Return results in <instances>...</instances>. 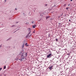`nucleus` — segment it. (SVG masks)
Segmentation results:
<instances>
[{"label":"nucleus","instance_id":"nucleus-25","mask_svg":"<svg viewBox=\"0 0 76 76\" xmlns=\"http://www.w3.org/2000/svg\"><path fill=\"white\" fill-rule=\"evenodd\" d=\"M69 22H70V19H69Z\"/></svg>","mask_w":76,"mask_h":76},{"label":"nucleus","instance_id":"nucleus-34","mask_svg":"<svg viewBox=\"0 0 76 76\" xmlns=\"http://www.w3.org/2000/svg\"><path fill=\"white\" fill-rule=\"evenodd\" d=\"M0 76H1V75H0Z\"/></svg>","mask_w":76,"mask_h":76},{"label":"nucleus","instance_id":"nucleus-10","mask_svg":"<svg viewBox=\"0 0 76 76\" xmlns=\"http://www.w3.org/2000/svg\"><path fill=\"white\" fill-rule=\"evenodd\" d=\"M6 68V66H4V69H5Z\"/></svg>","mask_w":76,"mask_h":76},{"label":"nucleus","instance_id":"nucleus-2","mask_svg":"<svg viewBox=\"0 0 76 76\" xmlns=\"http://www.w3.org/2000/svg\"><path fill=\"white\" fill-rule=\"evenodd\" d=\"M28 29V31H29V32L26 36V38H28V37L29 36V35H30V34H31V31L30 28H29Z\"/></svg>","mask_w":76,"mask_h":76},{"label":"nucleus","instance_id":"nucleus-7","mask_svg":"<svg viewBox=\"0 0 76 76\" xmlns=\"http://www.w3.org/2000/svg\"><path fill=\"white\" fill-rule=\"evenodd\" d=\"M21 47L22 48L24 47V44L23 45H22Z\"/></svg>","mask_w":76,"mask_h":76},{"label":"nucleus","instance_id":"nucleus-13","mask_svg":"<svg viewBox=\"0 0 76 76\" xmlns=\"http://www.w3.org/2000/svg\"><path fill=\"white\" fill-rule=\"evenodd\" d=\"M66 10H68V9H69V7L66 8Z\"/></svg>","mask_w":76,"mask_h":76},{"label":"nucleus","instance_id":"nucleus-1","mask_svg":"<svg viewBox=\"0 0 76 76\" xmlns=\"http://www.w3.org/2000/svg\"><path fill=\"white\" fill-rule=\"evenodd\" d=\"M20 56V59H19V60L20 61H22L23 60H24V58H25V57H27V53H26L25 56H24V54L23 53V52L22 51L20 52L19 55H18V56L17 57H18L19 56Z\"/></svg>","mask_w":76,"mask_h":76},{"label":"nucleus","instance_id":"nucleus-14","mask_svg":"<svg viewBox=\"0 0 76 76\" xmlns=\"http://www.w3.org/2000/svg\"><path fill=\"white\" fill-rule=\"evenodd\" d=\"M15 26V25H13L12 26V27H14V26Z\"/></svg>","mask_w":76,"mask_h":76},{"label":"nucleus","instance_id":"nucleus-12","mask_svg":"<svg viewBox=\"0 0 76 76\" xmlns=\"http://www.w3.org/2000/svg\"><path fill=\"white\" fill-rule=\"evenodd\" d=\"M1 70H2V68H0V71H1Z\"/></svg>","mask_w":76,"mask_h":76},{"label":"nucleus","instance_id":"nucleus-22","mask_svg":"<svg viewBox=\"0 0 76 76\" xmlns=\"http://www.w3.org/2000/svg\"><path fill=\"white\" fill-rule=\"evenodd\" d=\"M31 34H30V36H29V37H30V36H31Z\"/></svg>","mask_w":76,"mask_h":76},{"label":"nucleus","instance_id":"nucleus-23","mask_svg":"<svg viewBox=\"0 0 76 76\" xmlns=\"http://www.w3.org/2000/svg\"><path fill=\"white\" fill-rule=\"evenodd\" d=\"M56 41H57V39H56Z\"/></svg>","mask_w":76,"mask_h":76},{"label":"nucleus","instance_id":"nucleus-26","mask_svg":"<svg viewBox=\"0 0 76 76\" xmlns=\"http://www.w3.org/2000/svg\"><path fill=\"white\" fill-rule=\"evenodd\" d=\"M73 1V0H71V1Z\"/></svg>","mask_w":76,"mask_h":76},{"label":"nucleus","instance_id":"nucleus-24","mask_svg":"<svg viewBox=\"0 0 76 76\" xmlns=\"http://www.w3.org/2000/svg\"><path fill=\"white\" fill-rule=\"evenodd\" d=\"M61 16H62V15H61V18H63L62 17H61Z\"/></svg>","mask_w":76,"mask_h":76},{"label":"nucleus","instance_id":"nucleus-4","mask_svg":"<svg viewBox=\"0 0 76 76\" xmlns=\"http://www.w3.org/2000/svg\"><path fill=\"white\" fill-rule=\"evenodd\" d=\"M53 66H50L49 67V69L50 70H51L52 69H53Z\"/></svg>","mask_w":76,"mask_h":76},{"label":"nucleus","instance_id":"nucleus-16","mask_svg":"<svg viewBox=\"0 0 76 76\" xmlns=\"http://www.w3.org/2000/svg\"><path fill=\"white\" fill-rule=\"evenodd\" d=\"M11 39V38H9V39H7L8 41L9 40H10V39Z\"/></svg>","mask_w":76,"mask_h":76},{"label":"nucleus","instance_id":"nucleus-5","mask_svg":"<svg viewBox=\"0 0 76 76\" xmlns=\"http://www.w3.org/2000/svg\"><path fill=\"white\" fill-rule=\"evenodd\" d=\"M36 26V25H33L32 27L33 28H35V26Z\"/></svg>","mask_w":76,"mask_h":76},{"label":"nucleus","instance_id":"nucleus-19","mask_svg":"<svg viewBox=\"0 0 76 76\" xmlns=\"http://www.w3.org/2000/svg\"><path fill=\"white\" fill-rule=\"evenodd\" d=\"M32 23H34V21H33Z\"/></svg>","mask_w":76,"mask_h":76},{"label":"nucleus","instance_id":"nucleus-8","mask_svg":"<svg viewBox=\"0 0 76 76\" xmlns=\"http://www.w3.org/2000/svg\"><path fill=\"white\" fill-rule=\"evenodd\" d=\"M50 18V16L46 17V19H48V18Z\"/></svg>","mask_w":76,"mask_h":76},{"label":"nucleus","instance_id":"nucleus-29","mask_svg":"<svg viewBox=\"0 0 76 76\" xmlns=\"http://www.w3.org/2000/svg\"><path fill=\"white\" fill-rule=\"evenodd\" d=\"M5 1H6V0H5Z\"/></svg>","mask_w":76,"mask_h":76},{"label":"nucleus","instance_id":"nucleus-32","mask_svg":"<svg viewBox=\"0 0 76 76\" xmlns=\"http://www.w3.org/2000/svg\"><path fill=\"white\" fill-rule=\"evenodd\" d=\"M15 10H16V9H17L16 8H15Z\"/></svg>","mask_w":76,"mask_h":76},{"label":"nucleus","instance_id":"nucleus-9","mask_svg":"<svg viewBox=\"0 0 76 76\" xmlns=\"http://www.w3.org/2000/svg\"><path fill=\"white\" fill-rule=\"evenodd\" d=\"M27 43H26V44H25V45L26 46H28V45H27Z\"/></svg>","mask_w":76,"mask_h":76},{"label":"nucleus","instance_id":"nucleus-3","mask_svg":"<svg viewBox=\"0 0 76 76\" xmlns=\"http://www.w3.org/2000/svg\"><path fill=\"white\" fill-rule=\"evenodd\" d=\"M52 56V54L51 53L49 54L47 56V58H51Z\"/></svg>","mask_w":76,"mask_h":76},{"label":"nucleus","instance_id":"nucleus-30","mask_svg":"<svg viewBox=\"0 0 76 76\" xmlns=\"http://www.w3.org/2000/svg\"><path fill=\"white\" fill-rule=\"evenodd\" d=\"M36 9V8H35V10Z\"/></svg>","mask_w":76,"mask_h":76},{"label":"nucleus","instance_id":"nucleus-11","mask_svg":"<svg viewBox=\"0 0 76 76\" xmlns=\"http://www.w3.org/2000/svg\"><path fill=\"white\" fill-rule=\"evenodd\" d=\"M45 6H48V4H45Z\"/></svg>","mask_w":76,"mask_h":76},{"label":"nucleus","instance_id":"nucleus-20","mask_svg":"<svg viewBox=\"0 0 76 76\" xmlns=\"http://www.w3.org/2000/svg\"><path fill=\"white\" fill-rule=\"evenodd\" d=\"M1 45H0V48H1Z\"/></svg>","mask_w":76,"mask_h":76},{"label":"nucleus","instance_id":"nucleus-31","mask_svg":"<svg viewBox=\"0 0 76 76\" xmlns=\"http://www.w3.org/2000/svg\"><path fill=\"white\" fill-rule=\"evenodd\" d=\"M18 23V22H17V23Z\"/></svg>","mask_w":76,"mask_h":76},{"label":"nucleus","instance_id":"nucleus-33","mask_svg":"<svg viewBox=\"0 0 76 76\" xmlns=\"http://www.w3.org/2000/svg\"><path fill=\"white\" fill-rule=\"evenodd\" d=\"M58 18H60V17H58Z\"/></svg>","mask_w":76,"mask_h":76},{"label":"nucleus","instance_id":"nucleus-28","mask_svg":"<svg viewBox=\"0 0 76 76\" xmlns=\"http://www.w3.org/2000/svg\"><path fill=\"white\" fill-rule=\"evenodd\" d=\"M69 5H70V4H69L68 5V6H69Z\"/></svg>","mask_w":76,"mask_h":76},{"label":"nucleus","instance_id":"nucleus-27","mask_svg":"<svg viewBox=\"0 0 76 76\" xmlns=\"http://www.w3.org/2000/svg\"><path fill=\"white\" fill-rule=\"evenodd\" d=\"M33 33H35V31H33Z\"/></svg>","mask_w":76,"mask_h":76},{"label":"nucleus","instance_id":"nucleus-15","mask_svg":"<svg viewBox=\"0 0 76 76\" xmlns=\"http://www.w3.org/2000/svg\"><path fill=\"white\" fill-rule=\"evenodd\" d=\"M18 30H19V29H18V30H17L15 32H14V33H15V32H16V31H18Z\"/></svg>","mask_w":76,"mask_h":76},{"label":"nucleus","instance_id":"nucleus-35","mask_svg":"<svg viewBox=\"0 0 76 76\" xmlns=\"http://www.w3.org/2000/svg\"><path fill=\"white\" fill-rule=\"evenodd\" d=\"M34 11H35V10H34Z\"/></svg>","mask_w":76,"mask_h":76},{"label":"nucleus","instance_id":"nucleus-17","mask_svg":"<svg viewBox=\"0 0 76 76\" xmlns=\"http://www.w3.org/2000/svg\"><path fill=\"white\" fill-rule=\"evenodd\" d=\"M41 19H40V20H38L39 22H40L41 21Z\"/></svg>","mask_w":76,"mask_h":76},{"label":"nucleus","instance_id":"nucleus-18","mask_svg":"<svg viewBox=\"0 0 76 76\" xmlns=\"http://www.w3.org/2000/svg\"><path fill=\"white\" fill-rule=\"evenodd\" d=\"M64 7L66 6V4H64Z\"/></svg>","mask_w":76,"mask_h":76},{"label":"nucleus","instance_id":"nucleus-21","mask_svg":"<svg viewBox=\"0 0 76 76\" xmlns=\"http://www.w3.org/2000/svg\"><path fill=\"white\" fill-rule=\"evenodd\" d=\"M10 48V46H9L8 48Z\"/></svg>","mask_w":76,"mask_h":76},{"label":"nucleus","instance_id":"nucleus-6","mask_svg":"<svg viewBox=\"0 0 76 76\" xmlns=\"http://www.w3.org/2000/svg\"><path fill=\"white\" fill-rule=\"evenodd\" d=\"M18 60H19V58H17L15 59V60H16V61H18Z\"/></svg>","mask_w":76,"mask_h":76}]
</instances>
